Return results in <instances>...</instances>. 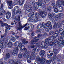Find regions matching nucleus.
<instances>
[{"instance_id":"nucleus-14","label":"nucleus","mask_w":64,"mask_h":64,"mask_svg":"<svg viewBox=\"0 0 64 64\" xmlns=\"http://www.w3.org/2000/svg\"><path fill=\"white\" fill-rule=\"evenodd\" d=\"M26 10L27 11L30 12H31L32 10V7L30 5H28V6H26Z\"/></svg>"},{"instance_id":"nucleus-22","label":"nucleus","mask_w":64,"mask_h":64,"mask_svg":"<svg viewBox=\"0 0 64 64\" xmlns=\"http://www.w3.org/2000/svg\"><path fill=\"white\" fill-rule=\"evenodd\" d=\"M15 20H17L18 21H20V16L19 15H17L15 17Z\"/></svg>"},{"instance_id":"nucleus-18","label":"nucleus","mask_w":64,"mask_h":64,"mask_svg":"<svg viewBox=\"0 0 64 64\" xmlns=\"http://www.w3.org/2000/svg\"><path fill=\"white\" fill-rule=\"evenodd\" d=\"M11 16V14L10 12H6V17L7 19H9Z\"/></svg>"},{"instance_id":"nucleus-47","label":"nucleus","mask_w":64,"mask_h":64,"mask_svg":"<svg viewBox=\"0 0 64 64\" xmlns=\"http://www.w3.org/2000/svg\"><path fill=\"white\" fill-rule=\"evenodd\" d=\"M46 31L47 32H49V30L48 28H46Z\"/></svg>"},{"instance_id":"nucleus-64","label":"nucleus","mask_w":64,"mask_h":64,"mask_svg":"<svg viewBox=\"0 0 64 64\" xmlns=\"http://www.w3.org/2000/svg\"><path fill=\"white\" fill-rule=\"evenodd\" d=\"M46 1H47V2H49L50 1V0H46Z\"/></svg>"},{"instance_id":"nucleus-28","label":"nucleus","mask_w":64,"mask_h":64,"mask_svg":"<svg viewBox=\"0 0 64 64\" xmlns=\"http://www.w3.org/2000/svg\"><path fill=\"white\" fill-rule=\"evenodd\" d=\"M52 9V6H49L48 7L47 10L48 11H50Z\"/></svg>"},{"instance_id":"nucleus-19","label":"nucleus","mask_w":64,"mask_h":64,"mask_svg":"<svg viewBox=\"0 0 64 64\" xmlns=\"http://www.w3.org/2000/svg\"><path fill=\"white\" fill-rule=\"evenodd\" d=\"M10 57V54L9 53H6V57L4 58V60H6L9 59Z\"/></svg>"},{"instance_id":"nucleus-25","label":"nucleus","mask_w":64,"mask_h":64,"mask_svg":"<svg viewBox=\"0 0 64 64\" xmlns=\"http://www.w3.org/2000/svg\"><path fill=\"white\" fill-rule=\"evenodd\" d=\"M42 27L43 28H44V29H46L47 28V26L45 23V22H43L42 24Z\"/></svg>"},{"instance_id":"nucleus-60","label":"nucleus","mask_w":64,"mask_h":64,"mask_svg":"<svg viewBox=\"0 0 64 64\" xmlns=\"http://www.w3.org/2000/svg\"><path fill=\"white\" fill-rule=\"evenodd\" d=\"M37 38H38V37H37H37L35 36L34 37V39H35V40H36V39H37Z\"/></svg>"},{"instance_id":"nucleus-17","label":"nucleus","mask_w":64,"mask_h":64,"mask_svg":"<svg viewBox=\"0 0 64 64\" xmlns=\"http://www.w3.org/2000/svg\"><path fill=\"white\" fill-rule=\"evenodd\" d=\"M45 54V52L44 50H42L40 52V55L41 57H44Z\"/></svg>"},{"instance_id":"nucleus-12","label":"nucleus","mask_w":64,"mask_h":64,"mask_svg":"<svg viewBox=\"0 0 64 64\" xmlns=\"http://www.w3.org/2000/svg\"><path fill=\"white\" fill-rule=\"evenodd\" d=\"M42 26V24H41V23L40 24H38L37 26V29H40H40H38V30L36 31L37 33L41 32V30H43V28H41Z\"/></svg>"},{"instance_id":"nucleus-6","label":"nucleus","mask_w":64,"mask_h":64,"mask_svg":"<svg viewBox=\"0 0 64 64\" xmlns=\"http://www.w3.org/2000/svg\"><path fill=\"white\" fill-rule=\"evenodd\" d=\"M42 2V0H38V2L35 3L34 5V8L35 10H37L38 8V7L41 6V4Z\"/></svg>"},{"instance_id":"nucleus-5","label":"nucleus","mask_w":64,"mask_h":64,"mask_svg":"<svg viewBox=\"0 0 64 64\" xmlns=\"http://www.w3.org/2000/svg\"><path fill=\"white\" fill-rule=\"evenodd\" d=\"M31 55H29L28 56L27 61L28 63H30L31 62V60L35 59L36 56L35 55V52H32L31 54Z\"/></svg>"},{"instance_id":"nucleus-43","label":"nucleus","mask_w":64,"mask_h":64,"mask_svg":"<svg viewBox=\"0 0 64 64\" xmlns=\"http://www.w3.org/2000/svg\"><path fill=\"white\" fill-rule=\"evenodd\" d=\"M47 57L48 58H50V59H51V58H52V57L51 56V55H50V54H48L47 55Z\"/></svg>"},{"instance_id":"nucleus-61","label":"nucleus","mask_w":64,"mask_h":64,"mask_svg":"<svg viewBox=\"0 0 64 64\" xmlns=\"http://www.w3.org/2000/svg\"><path fill=\"white\" fill-rule=\"evenodd\" d=\"M30 3H31L32 4H33V2H32V1H30Z\"/></svg>"},{"instance_id":"nucleus-21","label":"nucleus","mask_w":64,"mask_h":64,"mask_svg":"<svg viewBox=\"0 0 64 64\" xmlns=\"http://www.w3.org/2000/svg\"><path fill=\"white\" fill-rule=\"evenodd\" d=\"M32 26H28V29H30L31 30H33L35 28V25H33L32 24H31Z\"/></svg>"},{"instance_id":"nucleus-37","label":"nucleus","mask_w":64,"mask_h":64,"mask_svg":"<svg viewBox=\"0 0 64 64\" xmlns=\"http://www.w3.org/2000/svg\"><path fill=\"white\" fill-rule=\"evenodd\" d=\"M48 17H49L50 19H52V17H53V16L52 15V14H49Z\"/></svg>"},{"instance_id":"nucleus-38","label":"nucleus","mask_w":64,"mask_h":64,"mask_svg":"<svg viewBox=\"0 0 64 64\" xmlns=\"http://www.w3.org/2000/svg\"><path fill=\"white\" fill-rule=\"evenodd\" d=\"M5 26V27H7L8 28H9L10 27V25H8L6 23H4V26Z\"/></svg>"},{"instance_id":"nucleus-16","label":"nucleus","mask_w":64,"mask_h":64,"mask_svg":"<svg viewBox=\"0 0 64 64\" xmlns=\"http://www.w3.org/2000/svg\"><path fill=\"white\" fill-rule=\"evenodd\" d=\"M7 3L8 4L9 6H10V7H8V9H11L12 8V2H13L12 1H7Z\"/></svg>"},{"instance_id":"nucleus-1","label":"nucleus","mask_w":64,"mask_h":64,"mask_svg":"<svg viewBox=\"0 0 64 64\" xmlns=\"http://www.w3.org/2000/svg\"><path fill=\"white\" fill-rule=\"evenodd\" d=\"M59 32L58 30H56L53 34V36H52L50 37H49L48 38H46L45 40V42H42L40 45V47L42 48H44L47 47V45L49 44L50 43L55 39L59 35Z\"/></svg>"},{"instance_id":"nucleus-55","label":"nucleus","mask_w":64,"mask_h":64,"mask_svg":"<svg viewBox=\"0 0 64 64\" xmlns=\"http://www.w3.org/2000/svg\"><path fill=\"white\" fill-rule=\"evenodd\" d=\"M14 24V22H12L11 23V25H13Z\"/></svg>"},{"instance_id":"nucleus-42","label":"nucleus","mask_w":64,"mask_h":64,"mask_svg":"<svg viewBox=\"0 0 64 64\" xmlns=\"http://www.w3.org/2000/svg\"><path fill=\"white\" fill-rule=\"evenodd\" d=\"M3 43L2 41H0V47L1 46H3Z\"/></svg>"},{"instance_id":"nucleus-33","label":"nucleus","mask_w":64,"mask_h":64,"mask_svg":"<svg viewBox=\"0 0 64 64\" xmlns=\"http://www.w3.org/2000/svg\"><path fill=\"white\" fill-rule=\"evenodd\" d=\"M0 25L2 27H3L4 26V23L3 22H2V21H0Z\"/></svg>"},{"instance_id":"nucleus-34","label":"nucleus","mask_w":64,"mask_h":64,"mask_svg":"<svg viewBox=\"0 0 64 64\" xmlns=\"http://www.w3.org/2000/svg\"><path fill=\"white\" fill-rule=\"evenodd\" d=\"M0 37L2 38H3L4 37V38H3V40L4 41H5V40H6V38H5L6 37V36H5L4 35V36H2V35Z\"/></svg>"},{"instance_id":"nucleus-63","label":"nucleus","mask_w":64,"mask_h":64,"mask_svg":"<svg viewBox=\"0 0 64 64\" xmlns=\"http://www.w3.org/2000/svg\"><path fill=\"white\" fill-rule=\"evenodd\" d=\"M32 36H34V34L33 33H32Z\"/></svg>"},{"instance_id":"nucleus-62","label":"nucleus","mask_w":64,"mask_h":64,"mask_svg":"<svg viewBox=\"0 0 64 64\" xmlns=\"http://www.w3.org/2000/svg\"><path fill=\"white\" fill-rule=\"evenodd\" d=\"M50 2L49 3V4H46V5H47V6H49V4H50Z\"/></svg>"},{"instance_id":"nucleus-44","label":"nucleus","mask_w":64,"mask_h":64,"mask_svg":"<svg viewBox=\"0 0 64 64\" xmlns=\"http://www.w3.org/2000/svg\"><path fill=\"white\" fill-rule=\"evenodd\" d=\"M22 50H24V51H25V53H26V51L27 50V49L24 48H23Z\"/></svg>"},{"instance_id":"nucleus-7","label":"nucleus","mask_w":64,"mask_h":64,"mask_svg":"<svg viewBox=\"0 0 64 64\" xmlns=\"http://www.w3.org/2000/svg\"><path fill=\"white\" fill-rule=\"evenodd\" d=\"M36 61L37 62H40V63L44 64L45 62H46V60L45 58H40L38 56H37L36 59Z\"/></svg>"},{"instance_id":"nucleus-8","label":"nucleus","mask_w":64,"mask_h":64,"mask_svg":"<svg viewBox=\"0 0 64 64\" xmlns=\"http://www.w3.org/2000/svg\"><path fill=\"white\" fill-rule=\"evenodd\" d=\"M64 17V14H63L62 13L60 14L59 15V16H56L53 19V20L54 21H58L59 20V19H61V18H63Z\"/></svg>"},{"instance_id":"nucleus-31","label":"nucleus","mask_w":64,"mask_h":64,"mask_svg":"<svg viewBox=\"0 0 64 64\" xmlns=\"http://www.w3.org/2000/svg\"><path fill=\"white\" fill-rule=\"evenodd\" d=\"M31 45H33V44H35V40H32L31 41Z\"/></svg>"},{"instance_id":"nucleus-56","label":"nucleus","mask_w":64,"mask_h":64,"mask_svg":"<svg viewBox=\"0 0 64 64\" xmlns=\"http://www.w3.org/2000/svg\"><path fill=\"white\" fill-rule=\"evenodd\" d=\"M13 62H14V61L13 60H11V61H10V62L11 64H12V63Z\"/></svg>"},{"instance_id":"nucleus-53","label":"nucleus","mask_w":64,"mask_h":64,"mask_svg":"<svg viewBox=\"0 0 64 64\" xmlns=\"http://www.w3.org/2000/svg\"><path fill=\"white\" fill-rule=\"evenodd\" d=\"M30 47H32V48H35V46H30Z\"/></svg>"},{"instance_id":"nucleus-10","label":"nucleus","mask_w":64,"mask_h":64,"mask_svg":"<svg viewBox=\"0 0 64 64\" xmlns=\"http://www.w3.org/2000/svg\"><path fill=\"white\" fill-rule=\"evenodd\" d=\"M63 36H60V39L59 42V40H58L56 39L54 40V42L55 43L56 45H59V46H61V45H60V44H59V43H61V42H60V41H63Z\"/></svg>"},{"instance_id":"nucleus-11","label":"nucleus","mask_w":64,"mask_h":64,"mask_svg":"<svg viewBox=\"0 0 64 64\" xmlns=\"http://www.w3.org/2000/svg\"><path fill=\"white\" fill-rule=\"evenodd\" d=\"M34 14V12H32V13L28 14V17H30L29 18V21H31L33 20V18H36V16H33Z\"/></svg>"},{"instance_id":"nucleus-27","label":"nucleus","mask_w":64,"mask_h":64,"mask_svg":"<svg viewBox=\"0 0 64 64\" xmlns=\"http://www.w3.org/2000/svg\"><path fill=\"white\" fill-rule=\"evenodd\" d=\"M8 45L9 47L11 48V47H12V46H13V44L12 42H10L8 43Z\"/></svg>"},{"instance_id":"nucleus-32","label":"nucleus","mask_w":64,"mask_h":64,"mask_svg":"<svg viewBox=\"0 0 64 64\" xmlns=\"http://www.w3.org/2000/svg\"><path fill=\"white\" fill-rule=\"evenodd\" d=\"M5 31V33L4 34V36H5V37H6V36H7V34H8V30H7L6 29Z\"/></svg>"},{"instance_id":"nucleus-46","label":"nucleus","mask_w":64,"mask_h":64,"mask_svg":"<svg viewBox=\"0 0 64 64\" xmlns=\"http://www.w3.org/2000/svg\"><path fill=\"white\" fill-rule=\"evenodd\" d=\"M24 30H29V28H28V27H26L24 28Z\"/></svg>"},{"instance_id":"nucleus-35","label":"nucleus","mask_w":64,"mask_h":64,"mask_svg":"<svg viewBox=\"0 0 64 64\" xmlns=\"http://www.w3.org/2000/svg\"><path fill=\"white\" fill-rule=\"evenodd\" d=\"M47 27H48L49 29L50 30H51V29H52V25L50 24L49 26H48Z\"/></svg>"},{"instance_id":"nucleus-45","label":"nucleus","mask_w":64,"mask_h":64,"mask_svg":"<svg viewBox=\"0 0 64 64\" xmlns=\"http://www.w3.org/2000/svg\"><path fill=\"white\" fill-rule=\"evenodd\" d=\"M53 33H54V31H51L50 32L49 35H51L53 34Z\"/></svg>"},{"instance_id":"nucleus-40","label":"nucleus","mask_w":64,"mask_h":64,"mask_svg":"<svg viewBox=\"0 0 64 64\" xmlns=\"http://www.w3.org/2000/svg\"><path fill=\"white\" fill-rule=\"evenodd\" d=\"M51 22H48L46 23V25L48 27V26H49L51 24Z\"/></svg>"},{"instance_id":"nucleus-9","label":"nucleus","mask_w":64,"mask_h":64,"mask_svg":"<svg viewBox=\"0 0 64 64\" xmlns=\"http://www.w3.org/2000/svg\"><path fill=\"white\" fill-rule=\"evenodd\" d=\"M18 9H19V7L18 6H16L14 7V9L12 10V18H14L15 16L16 15V13Z\"/></svg>"},{"instance_id":"nucleus-52","label":"nucleus","mask_w":64,"mask_h":64,"mask_svg":"<svg viewBox=\"0 0 64 64\" xmlns=\"http://www.w3.org/2000/svg\"><path fill=\"white\" fill-rule=\"evenodd\" d=\"M47 36V33H45L44 34V36Z\"/></svg>"},{"instance_id":"nucleus-30","label":"nucleus","mask_w":64,"mask_h":64,"mask_svg":"<svg viewBox=\"0 0 64 64\" xmlns=\"http://www.w3.org/2000/svg\"><path fill=\"white\" fill-rule=\"evenodd\" d=\"M18 56L19 58H22V54L21 53H20L18 54Z\"/></svg>"},{"instance_id":"nucleus-57","label":"nucleus","mask_w":64,"mask_h":64,"mask_svg":"<svg viewBox=\"0 0 64 64\" xmlns=\"http://www.w3.org/2000/svg\"><path fill=\"white\" fill-rule=\"evenodd\" d=\"M28 42L27 41H26L25 42V44H27V43H28Z\"/></svg>"},{"instance_id":"nucleus-41","label":"nucleus","mask_w":64,"mask_h":64,"mask_svg":"<svg viewBox=\"0 0 64 64\" xmlns=\"http://www.w3.org/2000/svg\"><path fill=\"white\" fill-rule=\"evenodd\" d=\"M54 12H55V13H58V10L57 8H54Z\"/></svg>"},{"instance_id":"nucleus-39","label":"nucleus","mask_w":64,"mask_h":64,"mask_svg":"<svg viewBox=\"0 0 64 64\" xmlns=\"http://www.w3.org/2000/svg\"><path fill=\"white\" fill-rule=\"evenodd\" d=\"M55 2H52V3L51 4V5L52 6H54L53 7L54 9L55 8V6H56L55 5Z\"/></svg>"},{"instance_id":"nucleus-3","label":"nucleus","mask_w":64,"mask_h":64,"mask_svg":"<svg viewBox=\"0 0 64 64\" xmlns=\"http://www.w3.org/2000/svg\"><path fill=\"white\" fill-rule=\"evenodd\" d=\"M57 6H58L59 8H60L59 10L60 12H63V7L62 6H64V0H58L56 3Z\"/></svg>"},{"instance_id":"nucleus-54","label":"nucleus","mask_w":64,"mask_h":64,"mask_svg":"<svg viewBox=\"0 0 64 64\" xmlns=\"http://www.w3.org/2000/svg\"><path fill=\"white\" fill-rule=\"evenodd\" d=\"M23 55L24 56H26V54H24V53H23Z\"/></svg>"},{"instance_id":"nucleus-59","label":"nucleus","mask_w":64,"mask_h":64,"mask_svg":"<svg viewBox=\"0 0 64 64\" xmlns=\"http://www.w3.org/2000/svg\"><path fill=\"white\" fill-rule=\"evenodd\" d=\"M16 38H19V36H16Z\"/></svg>"},{"instance_id":"nucleus-13","label":"nucleus","mask_w":64,"mask_h":64,"mask_svg":"<svg viewBox=\"0 0 64 64\" xmlns=\"http://www.w3.org/2000/svg\"><path fill=\"white\" fill-rule=\"evenodd\" d=\"M27 24H28V23H26V24H25V25L23 26H22V25H21V22H18V26L19 27H18V29H17V30H21V29L22 28H24V27H25L27 25Z\"/></svg>"},{"instance_id":"nucleus-2","label":"nucleus","mask_w":64,"mask_h":64,"mask_svg":"<svg viewBox=\"0 0 64 64\" xmlns=\"http://www.w3.org/2000/svg\"><path fill=\"white\" fill-rule=\"evenodd\" d=\"M40 12L38 13L37 12L35 14V15L36 16V20L39 21L40 22L41 21V18L40 17V16H42V18H44L45 17L47 16V12H46L45 14L44 13V12H42V10L41 9L39 10Z\"/></svg>"},{"instance_id":"nucleus-20","label":"nucleus","mask_w":64,"mask_h":64,"mask_svg":"<svg viewBox=\"0 0 64 64\" xmlns=\"http://www.w3.org/2000/svg\"><path fill=\"white\" fill-rule=\"evenodd\" d=\"M16 2H19V4L20 6H22V4L24 3V0H16Z\"/></svg>"},{"instance_id":"nucleus-4","label":"nucleus","mask_w":64,"mask_h":64,"mask_svg":"<svg viewBox=\"0 0 64 64\" xmlns=\"http://www.w3.org/2000/svg\"><path fill=\"white\" fill-rule=\"evenodd\" d=\"M18 46L16 47L15 48V50H13V53H12V55L14 56H16L15 55H17V54H18V51H19V50H18V47H19L18 48H21V49H22L23 47H25L24 46H22V43L20 42H18Z\"/></svg>"},{"instance_id":"nucleus-26","label":"nucleus","mask_w":64,"mask_h":64,"mask_svg":"<svg viewBox=\"0 0 64 64\" xmlns=\"http://www.w3.org/2000/svg\"><path fill=\"white\" fill-rule=\"evenodd\" d=\"M10 39L12 41L15 42L16 41V38L14 36H11L10 37Z\"/></svg>"},{"instance_id":"nucleus-29","label":"nucleus","mask_w":64,"mask_h":64,"mask_svg":"<svg viewBox=\"0 0 64 64\" xmlns=\"http://www.w3.org/2000/svg\"><path fill=\"white\" fill-rule=\"evenodd\" d=\"M52 28L53 29L56 30V29H57V26H56L55 24H54L52 26Z\"/></svg>"},{"instance_id":"nucleus-15","label":"nucleus","mask_w":64,"mask_h":64,"mask_svg":"<svg viewBox=\"0 0 64 64\" xmlns=\"http://www.w3.org/2000/svg\"><path fill=\"white\" fill-rule=\"evenodd\" d=\"M46 2L44 1H42L41 4V6H42V4H44L42 5V8L43 9V10H45L46 9Z\"/></svg>"},{"instance_id":"nucleus-23","label":"nucleus","mask_w":64,"mask_h":64,"mask_svg":"<svg viewBox=\"0 0 64 64\" xmlns=\"http://www.w3.org/2000/svg\"><path fill=\"white\" fill-rule=\"evenodd\" d=\"M59 32L60 35H63V34H64V30H63L62 28H60L59 30Z\"/></svg>"},{"instance_id":"nucleus-24","label":"nucleus","mask_w":64,"mask_h":64,"mask_svg":"<svg viewBox=\"0 0 64 64\" xmlns=\"http://www.w3.org/2000/svg\"><path fill=\"white\" fill-rule=\"evenodd\" d=\"M21 10L20 8L18 9V11L16 12V15L17 14H21Z\"/></svg>"},{"instance_id":"nucleus-48","label":"nucleus","mask_w":64,"mask_h":64,"mask_svg":"<svg viewBox=\"0 0 64 64\" xmlns=\"http://www.w3.org/2000/svg\"><path fill=\"white\" fill-rule=\"evenodd\" d=\"M56 1L55 0H52L51 2V3H55Z\"/></svg>"},{"instance_id":"nucleus-36","label":"nucleus","mask_w":64,"mask_h":64,"mask_svg":"<svg viewBox=\"0 0 64 64\" xmlns=\"http://www.w3.org/2000/svg\"><path fill=\"white\" fill-rule=\"evenodd\" d=\"M1 10L0 9V16H2V15H3V14H2V13H2V12H3V13H4V12H5V10H4V12L3 11L0 10Z\"/></svg>"},{"instance_id":"nucleus-51","label":"nucleus","mask_w":64,"mask_h":64,"mask_svg":"<svg viewBox=\"0 0 64 64\" xmlns=\"http://www.w3.org/2000/svg\"><path fill=\"white\" fill-rule=\"evenodd\" d=\"M3 4H2L1 5V8H2V9H3Z\"/></svg>"},{"instance_id":"nucleus-58","label":"nucleus","mask_w":64,"mask_h":64,"mask_svg":"<svg viewBox=\"0 0 64 64\" xmlns=\"http://www.w3.org/2000/svg\"><path fill=\"white\" fill-rule=\"evenodd\" d=\"M53 53H52L50 54V55L51 56H52V55H53Z\"/></svg>"},{"instance_id":"nucleus-50","label":"nucleus","mask_w":64,"mask_h":64,"mask_svg":"<svg viewBox=\"0 0 64 64\" xmlns=\"http://www.w3.org/2000/svg\"><path fill=\"white\" fill-rule=\"evenodd\" d=\"M38 41H39V39H36L35 40V42H37Z\"/></svg>"},{"instance_id":"nucleus-49","label":"nucleus","mask_w":64,"mask_h":64,"mask_svg":"<svg viewBox=\"0 0 64 64\" xmlns=\"http://www.w3.org/2000/svg\"><path fill=\"white\" fill-rule=\"evenodd\" d=\"M38 38H40L41 37V35L40 34H38V36H37Z\"/></svg>"}]
</instances>
